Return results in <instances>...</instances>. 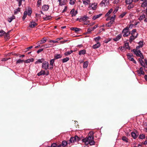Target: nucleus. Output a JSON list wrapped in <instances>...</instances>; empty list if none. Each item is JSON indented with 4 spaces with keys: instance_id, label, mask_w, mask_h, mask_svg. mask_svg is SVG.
<instances>
[{
    "instance_id": "1",
    "label": "nucleus",
    "mask_w": 147,
    "mask_h": 147,
    "mask_svg": "<svg viewBox=\"0 0 147 147\" xmlns=\"http://www.w3.org/2000/svg\"><path fill=\"white\" fill-rule=\"evenodd\" d=\"M90 134L88 137L82 140V141L84 142L85 144L87 145L89 144L90 145H94L95 144V142L94 141V136L93 133H90Z\"/></svg>"
},
{
    "instance_id": "2",
    "label": "nucleus",
    "mask_w": 147,
    "mask_h": 147,
    "mask_svg": "<svg viewBox=\"0 0 147 147\" xmlns=\"http://www.w3.org/2000/svg\"><path fill=\"white\" fill-rule=\"evenodd\" d=\"M122 32V33H123V36L124 37H127L130 34V32L129 31V28L128 27L123 29Z\"/></svg>"
},
{
    "instance_id": "3",
    "label": "nucleus",
    "mask_w": 147,
    "mask_h": 147,
    "mask_svg": "<svg viewBox=\"0 0 147 147\" xmlns=\"http://www.w3.org/2000/svg\"><path fill=\"white\" fill-rule=\"evenodd\" d=\"M133 51L137 56L140 57L142 59H144V56L140 50L134 49Z\"/></svg>"
},
{
    "instance_id": "4",
    "label": "nucleus",
    "mask_w": 147,
    "mask_h": 147,
    "mask_svg": "<svg viewBox=\"0 0 147 147\" xmlns=\"http://www.w3.org/2000/svg\"><path fill=\"white\" fill-rule=\"evenodd\" d=\"M109 4V0H103L100 4V5L101 7H105Z\"/></svg>"
},
{
    "instance_id": "5",
    "label": "nucleus",
    "mask_w": 147,
    "mask_h": 147,
    "mask_svg": "<svg viewBox=\"0 0 147 147\" xmlns=\"http://www.w3.org/2000/svg\"><path fill=\"white\" fill-rule=\"evenodd\" d=\"M97 3H95L90 4L88 8V10H95L97 7Z\"/></svg>"
},
{
    "instance_id": "6",
    "label": "nucleus",
    "mask_w": 147,
    "mask_h": 147,
    "mask_svg": "<svg viewBox=\"0 0 147 147\" xmlns=\"http://www.w3.org/2000/svg\"><path fill=\"white\" fill-rule=\"evenodd\" d=\"M49 63L47 61H44L42 63V67L45 70H47L49 69Z\"/></svg>"
},
{
    "instance_id": "7",
    "label": "nucleus",
    "mask_w": 147,
    "mask_h": 147,
    "mask_svg": "<svg viewBox=\"0 0 147 147\" xmlns=\"http://www.w3.org/2000/svg\"><path fill=\"white\" fill-rule=\"evenodd\" d=\"M77 13V10H75L74 8L72 9L70 11V14L71 15V17H72L76 16Z\"/></svg>"
},
{
    "instance_id": "8",
    "label": "nucleus",
    "mask_w": 147,
    "mask_h": 147,
    "mask_svg": "<svg viewBox=\"0 0 147 147\" xmlns=\"http://www.w3.org/2000/svg\"><path fill=\"white\" fill-rule=\"evenodd\" d=\"M138 35V34L137 33L136 36H135L134 35H131L129 38V42L130 43H131L136 38Z\"/></svg>"
},
{
    "instance_id": "9",
    "label": "nucleus",
    "mask_w": 147,
    "mask_h": 147,
    "mask_svg": "<svg viewBox=\"0 0 147 147\" xmlns=\"http://www.w3.org/2000/svg\"><path fill=\"white\" fill-rule=\"evenodd\" d=\"M127 58L129 60L132 61L134 63H136V61L135 60L134 58L132 57V55L127 54Z\"/></svg>"
},
{
    "instance_id": "10",
    "label": "nucleus",
    "mask_w": 147,
    "mask_h": 147,
    "mask_svg": "<svg viewBox=\"0 0 147 147\" xmlns=\"http://www.w3.org/2000/svg\"><path fill=\"white\" fill-rule=\"evenodd\" d=\"M47 40V39L46 38H44L42 40L38 41L36 43L37 45L42 44L46 42Z\"/></svg>"
},
{
    "instance_id": "11",
    "label": "nucleus",
    "mask_w": 147,
    "mask_h": 147,
    "mask_svg": "<svg viewBox=\"0 0 147 147\" xmlns=\"http://www.w3.org/2000/svg\"><path fill=\"white\" fill-rule=\"evenodd\" d=\"M89 17L87 16L84 15L80 18V22H85L86 20L89 19Z\"/></svg>"
},
{
    "instance_id": "12",
    "label": "nucleus",
    "mask_w": 147,
    "mask_h": 147,
    "mask_svg": "<svg viewBox=\"0 0 147 147\" xmlns=\"http://www.w3.org/2000/svg\"><path fill=\"white\" fill-rule=\"evenodd\" d=\"M138 74H139V76H141V75H144V72L143 71V69L142 67H141L140 68V69L139 70H138L137 71Z\"/></svg>"
},
{
    "instance_id": "13",
    "label": "nucleus",
    "mask_w": 147,
    "mask_h": 147,
    "mask_svg": "<svg viewBox=\"0 0 147 147\" xmlns=\"http://www.w3.org/2000/svg\"><path fill=\"white\" fill-rule=\"evenodd\" d=\"M49 8V5H44L42 7V10L43 11H47Z\"/></svg>"
},
{
    "instance_id": "14",
    "label": "nucleus",
    "mask_w": 147,
    "mask_h": 147,
    "mask_svg": "<svg viewBox=\"0 0 147 147\" xmlns=\"http://www.w3.org/2000/svg\"><path fill=\"white\" fill-rule=\"evenodd\" d=\"M122 34H121L118 35L116 37L113 39V40L115 41H117L119 40L121 38Z\"/></svg>"
},
{
    "instance_id": "15",
    "label": "nucleus",
    "mask_w": 147,
    "mask_h": 147,
    "mask_svg": "<svg viewBox=\"0 0 147 147\" xmlns=\"http://www.w3.org/2000/svg\"><path fill=\"white\" fill-rule=\"evenodd\" d=\"M24 11L26 12V14L28 16H30L32 12L31 8L30 7H29L28 9Z\"/></svg>"
},
{
    "instance_id": "16",
    "label": "nucleus",
    "mask_w": 147,
    "mask_h": 147,
    "mask_svg": "<svg viewBox=\"0 0 147 147\" xmlns=\"http://www.w3.org/2000/svg\"><path fill=\"white\" fill-rule=\"evenodd\" d=\"M55 59L53 58L51 59L50 61V64L51 67H50V69H53V64L54 63Z\"/></svg>"
},
{
    "instance_id": "17",
    "label": "nucleus",
    "mask_w": 147,
    "mask_h": 147,
    "mask_svg": "<svg viewBox=\"0 0 147 147\" xmlns=\"http://www.w3.org/2000/svg\"><path fill=\"white\" fill-rule=\"evenodd\" d=\"M62 57V55L60 54H56L54 56V59H57L61 58Z\"/></svg>"
},
{
    "instance_id": "18",
    "label": "nucleus",
    "mask_w": 147,
    "mask_h": 147,
    "mask_svg": "<svg viewBox=\"0 0 147 147\" xmlns=\"http://www.w3.org/2000/svg\"><path fill=\"white\" fill-rule=\"evenodd\" d=\"M37 24L34 22H32L29 24V26L32 28H34L37 25Z\"/></svg>"
},
{
    "instance_id": "19",
    "label": "nucleus",
    "mask_w": 147,
    "mask_h": 147,
    "mask_svg": "<svg viewBox=\"0 0 147 147\" xmlns=\"http://www.w3.org/2000/svg\"><path fill=\"white\" fill-rule=\"evenodd\" d=\"M45 61V59L43 58H42L41 59H39L38 60L35 62V64H37L39 63H41Z\"/></svg>"
},
{
    "instance_id": "20",
    "label": "nucleus",
    "mask_w": 147,
    "mask_h": 147,
    "mask_svg": "<svg viewBox=\"0 0 147 147\" xmlns=\"http://www.w3.org/2000/svg\"><path fill=\"white\" fill-rule=\"evenodd\" d=\"M100 46V42H97L96 44L93 45L92 47L94 49H96L98 48Z\"/></svg>"
},
{
    "instance_id": "21",
    "label": "nucleus",
    "mask_w": 147,
    "mask_h": 147,
    "mask_svg": "<svg viewBox=\"0 0 147 147\" xmlns=\"http://www.w3.org/2000/svg\"><path fill=\"white\" fill-rule=\"evenodd\" d=\"M115 15H114L113 16H112L110 19V23L111 24H113V22L115 21Z\"/></svg>"
},
{
    "instance_id": "22",
    "label": "nucleus",
    "mask_w": 147,
    "mask_h": 147,
    "mask_svg": "<svg viewBox=\"0 0 147 147\" xmlns=\"http://www.w3.org/2000/svg\"><path fill=\"white\" fill-rule=\"evenodd\" d=\"M67 142L65 141H64L62 142V144L59 145V147H64L67 145Z\"/></svg>"
},
{
    "instance_id": "23",
    "label": "nucleus",
    "mask_w": 147,
    "mask_h": 147,
    "mask_svg": "<svg viewBox=\"0 0 147 147\" xmlns=\"http://www.w3.org/2000/svg\"><path fill=\"white\" fill-rule=\"evenodd\" d=\"M123 48L126 49H130V48L128 42H126L125 43L123 46Z\"/></svg>"
},
{
    "instance_id": "24",
    "label": "nucleus",
    "mask_w": 147,
    "mask_h": 147,
    "mask_svg": "<svg viewBox=\"0 0 147 147\" xmlns=\"http://www.w3.org/2000/svg\"><path fill=\"white\" fill-rule=\"evenodd\" d=\"M71 29L73 31H74L76 33L79 32L81 30L80 28H77L72 27L71 28Z\"/></svg>"
},
{
    "instance_id": "25",
    "label": "nucleus",
    "mask_w": 147,
    "mask_h": 147,
    "mask_svg": "<svg viewBox=\"0 0 147 147\" xmlns=\"http://www.w3.org/2000/svg\"><path fill=\"white\" fill-rule=\"evenodd\" d=\"M102 15V13H100L98 15H95L92 18V19L93 20H95L96 19L98 18Z\"/></svg>"
},
{
    "instance_id": "26",
    "label": "nucleus",
    "mask_w": 147,
    "mask_h": 147,
    "mask_svg": "<svg viewBox=\"0 0 147 147\" xmlns=\"http://www.w3.org/2000/svg\"><path fill=\"white\" fill-rule=\"evenodd\" d=\"M131 134L132 137L134 139H136L137 138L138 136V135L136 134V133L134 132H131Z\"/></svg>"
},
{
    "instance_id": "27",
    "label": "nucleus",
    "mask_w": 147,
    "mask_h": 147,
    "mask_svg": "<svg viewBox=\"0 0 147 147\" xmlns=\"http://www.w3.org/2000/svg\"><path fill=\"white\" fill-rule=\"evenodd\" d=\"M59 5L60 6L64 5L65 4V0H59Z\"/></svg>"
},
{
    "instance_id": "28",
    "label": "nucleus",
    "mask_w": 147,
    "mask_h": 147,
    "mask_svg": "<svg viewBox=\"0 0 147 147\" xmlns=\"http://www.w3.org/2000/svg\"><path fill=\"white\" fill-rule=\"evenodd\" d=\"M15 16L14 15H13L12 16L8 18L7 20L8 22H9V23H10L11 22L12 20L15 19Z\"/></svg>"
},
{
    "instance_id": "29",
    "label": "nucleus",
    "mask_w": 147,
    "mask_h": 147,
    "mask_svg": "<svg viewBox=\"0 0 147 147\" xmlns=\"http://www.w3.org/2000/svg\"><path fill=\"white\" fill-rule=\"evenodd\" d=\"M45 71L42 70L40 72L38 73L37 75L38 76H40L42 75H45Z\"/></svg>"
},
{
    "instance_id": "30",
    "label": "nucleus",
    "mask_w": 147,
    "mask_h": 147,
    "mask_svg": "<svg viewBox=\"0 0 147 147\" xmlns=\"http://www.w3.org/2000/svg\"><path fill=\"white\" fill-rule=\"evenodd\" d=\"M86 53V51L85 49L81 50L79 52V55H84Z\"/></svg>"
},
{
    "instance_id": "31",
    "label": "nucleus",
    "mask_w": 147,
    "mask_h": 147,
    "mask_svg": "<svg viewBox=\"0 0 147 147\" xmlns=\"http://www.w3.org/2000/svg\"><path fill=\"white\" fill-rule=\"evenodd\" d=\"M94 30L92 29V28H89L87 29V32H86V34H89L91 33V32Z\"/></svg>"
},
{
    "instance_id": "32",
    "label": "nucleus",
    "mask_w": 147,
    "mask_h": 147,
    "mask_svg": "<svg viewBox=\"0 0 147 147\" xmlns=\"http://www.w3.org/2000/svg\"><path fill=\"white\" fill-rule=\"evenodd\" d=\"M73 52V51L71 50L65 52L64 53V55L65 56H68L72 53Z\"/></svg>"
},
{
    "instance_id": "33",
    "label": "nucleus",
    "mask_w": 147,
    "mask_h": 147,
    "mask_svg": "<svg viewBox=\"0 0 147 147\" xmlns=\"http://www.w3.org/2000/svg\"><path fill=\"white\" fill-rule=\"evenodd\" d=\"M113 9L111 8L110 9L109 11L107 12V13L105 15V17L109 16L111 14V13L113 11Z\"/></svg>"
},
{
    "instance_id": "34",
    "label": "nucleus",
    "mask_w": 147,
    "mask_h": 147,
    "mask_svg": "<svg viewBox=\"0 0 147 147\" xmlns=\"http://www.w3.org/2000/svg\"><path fill=\"white\" fill-rule=\"evenodd\" d=\"M20 7L14 10V14H16L18 12H20Z\"/></svg>"
},
{
    "instance_id": "35",
    "label": "nucleus",
    "mask_w": 147,
    "mask_h": 147,
    "mask_svg": "<svg viewBox=\"0 0 147 147\" xmlns=\"http://www.w3.org/2000/svg\"><path fill=\"white\" fill-rule=\"evenodd\" d=\"M83 2L85 5H87L89 4L90 1L89 0H83Z\"/></svg>"
},
{
    "instance_id": "36",
    "label": "nucleus",
    "mask_w": 147,
    "mask_h": 147,
    "mask_svg": "<svg viewBox=\"0 0 147 147\" xmlns=\"http://www.w3.org/2000/svg\"><path fill=\"white\" fill-rule=\"evenodd\" d=\"M146 17L145 15L144 14H143L142 15H141L139 18H138V19L140 20L141 21L143 19L145 18Z\"/></svg>"
},
{
    "instance_id": "37",
    "label": "nucleus",
    "mask_w": 147,
    "mask_h": 147,
    "mask_svg": "<svg viewBox=\"0 0 147 147\" xmlns=\"http://www.w3.org/2000/svg\"><path fill=\"white\" fill-rule=\"evenodd\" d=\"M34 61L33 59H28L24 61L26 63H29L31 62H33Z\"/></svg>"
},
{
    "instance_id": "38",
    "label": "nucleus",
    "mask_w": 147,
    "mask_h": 147,
    "mask_svg": "<svg viewBox=\"0 0 147 147\" xmlns=\"http://www.w3.org/2000/svg\"><path fill=\"white\" fill-rule=\"evenodd\" d=\"M145 1L143 2L141 5V6L143 7H147V2L146 1Z\"/></svg>"
},
{
    "instance_id": "39",
    "label": "nucleus",
    "mask_w": 147,
    "mask_h": 147,
    "mask_svg": "<svg viewBox=\"0 0 147 147\" xmlns=\"http://www.w3.org/2000/svg\"><path fill=\"white\" fill-rule=\"evenodd\" d=\"M88 62L86 61L83 63V67L84 68H86L88 66Z\"/></svg>"
},
{
    "instance_id": "40",
    "label": "nucleus",
    "mask_w": 147,
    "mask_h": 147,
    "mask_svg": "<svg viewBox=\"0 0 147 147\" xmlns=\"http://www.w3.org/2000/svg\"><path fill=\"white\" fill-rule=\"evenodd\" d=\"M51 17L49 16H46L45 17H44L43 19L45 20H47L51 19Z\"/></svg>"
},
{
    "instance_id": "41",
    "label": "nucleus",
    "mask_w": 147,
    "mask_h": 147,
    "mask_svg": "<svg viewBox=\"0 0 147 147\" xmlns=\"http://www.w3.org/2000/svg\"><path fill=\"white\" fill-rule=\"evenodd\" d=\"M69 60V58L68 57H66L62 59L63 63H64L67 62Z\"/></svg>"
},
{
    "instance_id": "42",
    "label": "nucleus",
    "mask_w": 147,
    "mask_h": 147,
    "mask_svg": "<svg viewBox=\"0 0 147 147\" xmlns=\"http://www.w3.org/2000/svg\"><path fill=\"white\" fill-rule=\"evenodd\" d=\"M10 31L8 32L7 33H6L5 32V34H4V35L3 36H4V38H7V39L9 38V33Z\"/></svg>"
},
{
    "instance_id": "43",
    "label": "nucleus",
    "mask_w": 147,
    "mask_h": 147,
    "mask_svg": "<svg viewBox=\"0 0 147 147\" xmlns=\"http://www.w3.org/2000/svg\"><path fill=\"white\" fill-rule=\"evenodd\" d=\"M129 5L127 7V9L129 10H130L133 8L134 7V5L132 4H129Z\"/></svg>"
},
{
    "instance_id": "44",
    "label": "nucleus",
    "mask_w": 147,
    "mask_h": 147,
    "mask_svg": "<svg viewBox=\"0 0 147 147\" xmlns=\"http://www.w3.org/2000/svg\"><path fill=\"white\" fill-rule=\"evenodd\" d=\"M133 1V0H125V3L127 4H130Z\"/></svg>"
},
{
    "instance_id": "45",
    "label": "nucleus",
    "mask_w": 147,
    "mask_h": 147,
    "mask_svg": "<svg viewBox=\"0 0 147 147\" xmlns=\"http://www.w3.org/2000/svg\"><path fill=\"white\" fill-rule=\"evenodd\" d=\"M122 139L125 142H128V139L125 136H123Z\"/></svg>"
},
{
    "instance_id": "46",
    "label": "nucleus",
    "mask_w": 147,
    "mask_h": 147,
    "mask_svg": "<svg viewBox=\"0 0 147 147\" xmlns=\"http://www.w3.org/2000/svg\"><path fill=\"white\" fill-rule=\"evenodd\" d=\"M76 1V0H70L69 3L71 5H74Z\"/></svg>"
},
{
    "instance_id": "47",
    "label": "nucleus",
    "mask_w": 147,
    "mask_h": 147,
    "mask_svg": "<svg viewBox=\"0 0 147 147\" xmlns=\"http://www.w3.org/2000/svg\"><path fill=\"white\" fill-rule=\"evenodd\" d=\"M5 32L3 30H0V36H2L4 35Z\"/></svg>"
},
{
    "instance_id": "48",
    "label": "nucleus",
    "mask_w": 147,
    "mask_h": 147,
    "mask_svg": "<svg viewBox=\"0 0 147 147\" xmlns=\"http://www.w3.org/2000/svg\"><path fill=\"white\" fill-rule=\"evenodd\" d=\"M126 13H127V12H123V13H122L119 16V18H123L125 15L126 14Z\"/></svg>"
},
{
    "instance_id": "49",
    "label": "nucleus",
    "mask_w": 147,
    "mask_h": 147,
    "mask_svg": "<svg viewBox=\"0 0 147 147\" xmlns=\"http://www.w3.org/2000/svg\"><path fill=\"white\" fill-rule=\"evenodd\" d=\"M27 14H26V12L24 11L23 16L22 17V19L23 20H24L26 18Z\"/></svg>"
},
{
    "instance_id": "50",
    "label": "nucleus",
    "mask_w": 147,
    "mask_h": 147,
    "mask_svg": "<svg viewBox=\"0 0 147 147\" xmlns=\"http://www.w3.org/2000/svg\"><path fill=\"white\" fill-rule=\"evenodd\" d=\"M140 64L141 66H142V67H146V65L145 64V63H144V61L143 60H141V62H140Z\"/></svg>"
},
{
    "instance_id": "51",
    "label": "nucleus",
    "mask_w": 147,
    "mask_h": 147,
    "mask_svg": "<svg viewBox=\"0 0 147 147\" xmlns=\"http://www.w3.org/2000/svg\"><path fill=\"white\" fill-rule=\"evenodd\" d=\"M74 139H75V142H78L80 140V138L77 136H76L74 137Z\"/></svg>"
},
{
    "instance_id": "52",
    "label": "nucleus",
    "mask_w": 147,
    "mask_h": 147,
    "mask_svg": "<svg viewBox=\"0 0 147 147\" xmlns=\"http://www.w3.org/2000/svg\"><path fill=\"white\" fill-rule=\"evenodd\" d=\"M145 136L143 134H140L139 136V138L140 139H143L145 138Z\"/></svg>"
},
{
    "instance_id": "53",
    "label": "nucleus",
    "mask_w": 147,
    "mask_h": 147,
    "mask_svg": "<svg viewBox=\"0 0 147 147\" xmlns=\"http://www.w3.org/2000/svg\"><path fill=\"white\" fill-rule=\"evenodd\" d=\"M100 39V36H98L94 38V40L95 41L97 42H98L99 40Z\"/></svg>"
},
{
    "instance_id": "54",
    "label": "nucleus",
    "mask_w": 147,
    "mask_h": 147,
    "mask_svg": "<svg viewBox=\"0 0 147 147\" xmlns=\"http://www.w3.org/2000/svg\"><path fill=\"white\" fill-rule=\"evenodd\" d=\"M143 42L142 41H140L138 42V44L139 45V46H140V47L141 48L143 46Z\"/></svg>"
},
{
    "instance_id": "55",
    "label": "nucleus",
    "mask_w": 147,
    "mask_h": 147,
    "mask_svg": "<svg viewBox=\"0 0 147 147\" xmlns=\"http://www.w3.org/2000/svg\"><path fill=\"white\" fill-rule=\"evenodd\" d=\"M24 61L23 60H21L20 59H19L18 60H17L16 62V63H22L23 62H24Z\"/></svg>"
},
{
    "instance_id": "56",
    "label": "nucleus",
    "mask_w": 147,
    "mask_h": 147,
    "mask_svg": "<svg viewBox=\"0 0 147 147\" xmlns=\"http://www.w3.org/2000/svg\"><path fill=\"white\" fill-rule=\"evenodd\" d=\"M17 1L18 3V6L20 7L22 5V2L23 1L22 0H16Z\"/></svg>"
},
{
    "instance_id": "57",
    "label": "nucleus",
    "mask_w": 147,
    "mask_h": 147,
    "mask_svg": "<svg viewBox=\"0 0 147 147\" xmlns=\"http://www.w3.org/2000/svg\"><path fill=\"white\" fill-rule=\"evenodd\" d=\"M70 141L71 142H75V139H74V137H71L70 139Z\"/></svg>"
},
{
    "instance_id": "58",
    "label": "nucleus",
    "mask_w": 147,
    "mask_h": 147,
    "mask_svg": "<svg viewBox=\"0 0 147 147\" xmlns=\"http://www.w3.org/2000/svg\"><path fill=\"white\" fill-rule=\"evenodd\" d=\"M112 24H111V23H110V22H109L106 24V26L108 27H110L111 26Z\"/></svg>"
},
{
    "instance_id": "59",
    "label": "nucleus",
    "mask_w": 147,
    "mask_h": 147,
    "mask_svg": "<svg viewBox=\"0 0 147 147\" xmlns=\"http://www.w3.org/2000/svg\"><path fill=\"white\" fill-rule=\"evenodd\" d=\"M41 4V1H39L38 0L37 2V6L39 7L40 6Z\"/></svg>"
},
{
    "instance_id": "60",
    "label": "nucleus",
    "mask_w": 147,
    "mask_h": 147,
    "mask_svg": "<svg viewBox=\"0 0 147 147\" xmlns=\"http://www.w3.org/2000/svg\"><path fill=\"white\" fill-rule=\"evenodd\" d=\"M136 32V30L135 29H133L132 30L131 33V35H134V33Z\"/></svg>"
},
{
    "instance_id": "61",
    "label": "nucleus",
    "mask_w": 147,
    "mask_h": 147,
    "mask_svg": "<svg viewBox=\"0 0 147 147\" xmlns=\"http://www.w3.org/2000/svg\"><path fill=\"white\" fill-rule=\"evenodd\" d=\"M41 47H44V48H47L49 47L50 46H49V45H48L46 44L45 45H42V46Z\"/></svg>"
},
{
    "instance_id": "62",
    "label": "nucleus",
    "mask_w": 147,
    "mask_h": 147,
    "mask_svg": "<svg viewBox=\"0 0 147 147\" xmlns=\"http://www.w3.org/2000/svg\"><path fill=\"white\" fill-rule=\"evenodd\" d=\"M57 147V145L55 143H53L51 145V147Z\"/></svg>"
},
{
    "instance_id": "63",
    "label": "nucleus",
    "mask_w": 147,
    "mask_h": 147,
    "mask_svg": "<svg viewBox=\"0 0 147 147\" xmlns=\"http://www.w3.org/2000/svg\"><path fill=\"white\" fill-rule=\"evenodd\" d=\"M43 50V49H40L39 50H38L37 51V53H40V52L42 51Z\"/></svg>"
},
{
    "instance_id": "64",
    "label": "nucleus",
    "mask_w": 147,
    "mask_h": 147,
    "mask_svg": "<svg viewBox=\"0 0 147 147\" xmlns=\"http://www.w3.org/2000/svg\"><path fill=\"white\" fill-rule=\"evenodd\" d=\"M98 26V25H96L95 26H94L92 28V29L94 30V29H96Z\"/></svg>"
}]
</instances>
